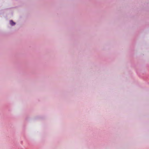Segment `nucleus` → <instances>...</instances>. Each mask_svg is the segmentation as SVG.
Here are the masks:
<instances>
[{
	"mask_svg": "<svg viewBox=\"0 0 149 149\" xmlns=\"http://www.w3.org/2000/svg\"><path fill=\"white\" fill-rule=\"evenodd\" d=\"M10 23L11 25L13 26L15 24V23L12 20H10Z\"/></svg>",
	"mask_w": 149,
	"mask_h": 149,
	"instance_id": "f257e3e1",
	"label": "nucleus"
}]
</instances>
